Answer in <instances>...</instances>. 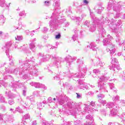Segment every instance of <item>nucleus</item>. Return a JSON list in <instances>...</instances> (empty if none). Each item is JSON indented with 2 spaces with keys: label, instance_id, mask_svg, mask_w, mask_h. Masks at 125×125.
<instances>
[{
  "label": "nucleus",
  "instance_id": "4",
  "mask_svg": "<svg viewBox=\"0 0 125 125\" xmlns=\"http://www.w3.org/2000/svg\"><path fill=\"white\" fill-rule=\"evenodd\" d=\"M53 100H54L55 101V100H56V99L55 98H53Z\"/></svg>",
  "mask_w": 125,
  "mask_h": 125
},
{
  "label": "nucleus",
  "instance_id": "2",
  "mask_svg": "<svg viewBox=\"0 0 125 125\" xmlns=\"http://www.w3.org/2000/svg\"><path fill=\"white\" fill-rule=\"evenodd\" d=\"M83 2L84 3H86V4H87V3H88V1L87 0H84Z\"/></svg>",
  "mask_w": 125,
  "mask_h": 125
},
{
  "label": "nucleus",
  "instance_id": "3",
  "mask_svg": "<svg viewBox=\"0 0 125 125\" xmlns=\"http://www.w3.org/2000/svg\"><path fill=\"white\" fill-rule=\"evenodd\" d=\"M76 94H77V97H81V96L78 95V93H76Z\"/></svg>",
  "mask_w": 125,
  "mask_h": 125
},
{
  "label": "nucleus",
  "instance_id": "1",
  "mask_svg": "<svg viewBox=\"0 0 125 125\" xmlns=\"http://www.w3.org/2000/svg\"><path fill=\"white\" fill-rule=\"evenodd\" d=\"M60 38H61V35L60 34V33L56 36V39H60Z\"/></svg>",
  "mask_w": 125,
  "mask_h": 125
}]
</instances>
